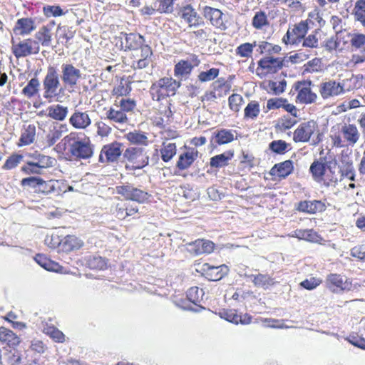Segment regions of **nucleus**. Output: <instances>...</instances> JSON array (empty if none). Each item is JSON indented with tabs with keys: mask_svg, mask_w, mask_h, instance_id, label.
I'll return each mask as SVG.
<instances>
[{
	"mask_svg": "<svg viewBox=\"0 0 365 365\" xmlns=\"http://www.w3.org/2000/svg\"><path fill=\"white\" fill-rule=\"evenodd\" d=\"M180 86V82L172 78L164 77L153 83L150 88V93L153 101L167 100V97L175 94Z\"/></svg>",
	"mask_w": 365,
	"mask_h": 365,
	"instance_id": "obj_1",
	"label": "nucleus"
},
{
	"mask_svg": "<svg viewBox=\"0 0 365 365\" xmlns=\"http://www.w3.org/2000/svg\"><path fill=\"white\" fill-rule=\"evenodd\" d=\"M293 140L296 143H305L311 140L312 145H317L321 141L318 125L314 120L302 123L295 130Z\"/></svg>",
	"mask_w": 365,
	"mask_h": 365,
	"instance_id": "obj_2",
	"label": "nucleus"
},
{
	"mask_svg": "<svg viewBox=\"0 0 365 365\" xmlns=\"http://www.w3.org/2000/svg\"><path fill=\"white\" fill-rule=\"evenodd\" d=\"M319 93L324 100H332L346 93L344 81L327 79L319 86Z\"/></svg>",
	"mask_w": 365,
	"mask_h": 365,
	"instance_id": "obj_3",
	"label": "nucleus"
},
{
	"mask_svg": "<svg viewBox=\"0 0 365 365\" xmlns=\"http://www.w3.org/2000/svg\"><path fill=\"white\" fill-rule=\"evenodd\" d=\"M123 157L129 162L134 169H142L149 163L148 150L145 148L130 147L127 148Z\"/></svg>",
	"mask_w": 365,
	"mask_h": 365,
	"instance_id": "obj_4",
	"label": "nucleus"
},
{
	"mask_svg": "<svg viewBox=\"0 0 365 365\" xmlns=\"http://www.w3.org/2000/svg\"><path fill=\"white\" fill-rule=\"evenodd\" d=\"M12 52L16 58L26 57L31 54H36L40 51L38 42L31 38H27L16 42L11 40Z\"/></svg>",
	"mask_w": 365,
	"mask_h": 365,
	"instance_id": "obj_5",
	"label": "nucleus"
},
{
	"mask_svg": "<svg viewBox=\"0 0 365 365\" xmlns=\"http://www.w3.org/2000/svg\"><path fill=\"white\" fill-rule=\"evenodd\" d=\"M308 30L307 21H301L299 23L289 27L282 41L286 44H298L305 37Z\"/></svg>",
	"mask_w": 365,
	"mask_h": 365,
	"instance_id": "obj_6",
	"label": "nucleus"
},
{
	"mask_svg": "<svg viewBox=\"0 0 365 365\" xmlns=\"http://www.w3.org/2000/svg\"><path fill=\"white\" fill-rule=\"evenodd\" d=\"M45 98H51L56 94V91L60 86L58 75L56 68L49 66L46 75L43 81Z\"/></svg>",
	"mask_w": 365,
	"mask_h": 365,
	"instance_id": "obj_7",
	"label": "nucleus"
},
{
	"mask_svg": "<svg viewBox=\"0 0 365 365\" xmlns=\"http://www.w3.org/2000/svg\"><path fill=\"white\" fill-rule=\"evenodd\" d=\"M69 151L71 155L78 159H88L93 155V148L89 139L74 140L70 144Z\"/></svg>",
	"mask_w": 365,
	"mask_h": 365,
	"instance_id": "obj_8",
	"label": "nucleus"
},
{
	"mask_svg": "<svg viewBox=\"0 0 365 365\" xmlns=\"http://www.w3.org/2000/svg\"><path fill=\"white\" fill-rule=\"evenodd\" d=\"M283 62L284 60L282 58L265 56L259 61L257 72L261 70L262 75L275 73L283 67Z\"/></svg>",
	"mask_w": 365,
	"mask_h": 365,
	"instance_id": "obj_9",
	"label": "nucleus"
},
{
	"mask_svg": "<svg viewBox=\"0 0 365 365\" xmlns=\"http://www.w3.org/2000/svg\"><path fill=\"white\" fill-rule=\"evenodd\" d=\"M326 285L333 292L349 290L351 283L345 277L338 274H329L326 279Z\"/></svg>",
	"mask_w": 365,
	"mask_h": 365,
	"instance_id": "obj_10",
	"label": "nucleus"
},
{
	"mask_svg": "<svg viewBox=\"0 0 365 365\" xmlns=\"http://www.w3.org/2000/svg\"><path fill=\"white\" fill-rule=\"evenodd\" d=\"M61 78L65 85L72 87L76 86L81 78V72L71 63H63Z\"/></svg>",
	"mask_w": 365,
	"mask_h": 365,
	"instance_id": "obj_11",
	"label": "nucleus"
},
{
	"mask_svg": "<svg viewBox=\"0 0 365 365\" xmlns=\"http://www.w3.org/2000/svg\"><path fill=\"white\" fill-rule=\"evenodd\" d=\"M123 151V144L118 142H113L104 145L100 155V160L103 162L104 157L107 162H115L121 155Z\"/></svg>",
	"mask_w": 365,
	"mask_h": 365,
	"instance_id": "obj_12",
	"label": "nucleus"
},
{
	"mask_svg": "<svg viewBox=\"0 0 365 365\" xmlns=\"http://www.w3.org/2000/svg\"><path fill=\"white\" fill-rule=\"evenodd\" d=\"M69 123L77 130H85L91 125L88 111L75 110L69 118Z\"/></svg>",
	"mask_w": 365,
	"mask_h": 365,
	"instance_id": "obj_13",
	"label": "nucleus"
},
{
	"mask_svg": "<svg viewBox=\"0 0 365 365\" xmlns=\"http://www.w3.org/2000/svg\"><path fill=\"white\" fill-rule=\"evenodd\" d=\"M202 14L213 26L220 29H225L223 13L220 9L205 6L203 7Z\"/></svg>",
	"mask_w": 365,
	"mask_h": 365,
	"instance_id": "obj_14",
	"label": "nucleus"
},
{
	"mask_svg": "<svg viewBox=\"0 0 365 365\" xmlns=\"http://www.w3.org/2000/svg\"><path fill=\"white\" fill-rule=\"evenodd\" d=\"M312 82L304 81L297 86L298 94L297 100L302 103H312L317 98V95L311 89Z\"/></svg>",
	"mask_w": 365,
	"mask_h": 365,
	"instance_id": "obj_15",
	"label": "nucleus"
},
{
	"mask_svg": "<svg viewBox=\"0 0 365 365\" xmlns=\"http://www.w3.org/2000/svg\"><path fill=\"white\" fill-rule=\"evenodd\" d=\"M339 130L344 139L349 145H355L359 140L360 133L354 124L344 123L339 125Z\"/></svg>",
	"mask_w": 365,
	"mask_h": 365,
	"instance_id": "obj_16",
	"label": "nucleus"
},
{
	"mask_svg": "<svg viewBox=\"0 0 365 365\" xmlns=\"http://www.w3.org/2000/svg\"><path fill=\"white\" fill-rule=\"evenodd\" d=\"M187 250L192 254L201 255L203 253H211L215 245L212 242L205 240H197L195 242L186 244Z\"/></svg>",
	"mask_w": 365,
	"mask_h": 365,
	"instance_id": "obj_17",
	"label": "nucleus"
},
{
	"mask_svg": "<svg viewBox=\"0 0 365 365\" xmlns=\"http://www.w3.org/2000/svg\"><path fill=\"white\" fill-rule=\"evenodd\" d=\"M182 19L188 24L189 28H197L204 25L202 18L196 11L190 5L184 7L182 10Z\"/></svg>",
	"mask_w": 365,
	"mask_h": 365,
	"instance_id": "obj_18",
	"label": "nucleus"
},
{
	"mask_svg": "<svg viewBox=\"0 0 365 365\" xmlns=\"http://www.w3.org/2000/svg\"><path fill=\"white\" fill-rule=\"evenodd\" d=\"M36 29L35 21L31 18H21L17 20L13 32L15 35H29Z\"/></svg>",
	"mask_w": 365,
	"mask_h": 365,
	"instance_id": "obj_19",
	"label": "nucleus"
},
{
	"mask_svg": "<svg viewBox=\"0 0 365 365\" xmlns=\"http://www.w3.org/2000/svg\"><path fill=\"white\" fill-rule=\"evenodd\" d=\"M120 38L122 40V43H125V50H138L139 46L145 43L143 36L132 33L129 34L121 33Z\"/></svg>",
	"mask_w": 365,
	"mask_h": 365,
	"instance_id": "obj_20",
	"label": "nucleus"
},
{
	"mask_svg": "<svg viewBox=\"0 0 365 365\" xmlns=\"http://www.w3.org/2000/svg\"><path fill=\"white\" fill-rule=\"evenodd\" d=\"M57 244L62 251L69 252L80 249L83 245V242L74 235H67Z\"/></svg>",
	"mask_w": 365,
	"mask_h": 365,
	"instance_id": "obj_21",
	"label": "nucleus"
},
{
	"mask_svg": "<svg viewBox=\"0 0 365 365\" xmlns=\"http://www.w3.org/2000/svg\"><path fill=\"white\" fill-rule=\"evenodd\" d=\"M294 166L292 160H285L282 163L276 164L270 170V175L279 178H285L293 170Z\"/></svg>",
	"mask_w": 365,
	"mask_h": 365,
	"instance_id": "obj_22",
	"label": "nucleus"
},
{
	"mask_svg": "<svg viewBox=\"0 0 365 365\" xmlns=\"http://www.w3.org/2000/svg\"><path fill=\"white\" fill-rule=\"evenodd\" d=\"M198 151L194 148L187 150L179 156L176 166L180 170L187 169L197 158Z\"/></svg>",
	"mask_w": 365,
	"mask_h": 365,
	"instance_id": "obj_23",
	"label": "nucleus"
},
{
	"mask_svg": "<svg viewBox=\"0 0 365 365\" xmlns=\"http://www.w3.org/2000/svg\"><path fill=\"white\" fill-rule=\"evenodd\" d=\"M47 115L58 121L64 120L68 115V108L60 104L50 106L46 109Z\"/></svg>",
	"mask_w": 365,
	"mask_h": 365,
	"instance_id": "obj_24",
	"label": "nucleus"
},
{
	"mask_svg": "<svg viewBox=\"0 0 365 365\" xmlns=\"http://www.w3.org/2000/svg\"><path fill=\"white\" fill-rule=\"evenodd\" d=\"M0 341L13 347L21 342L20 338L16 334L3 327H0Z\"/></svg>",
	"mask_w": 365,
	"mask_h": 365,
	"instance_id": "obj_25",
	"label": "nucleus"
},
{
	"mask_svg": "<svg viewBox=\"0 0 365 365\" xmlns=\"http://www.w3.org/2000/svg\"><path fill=\"white\" fill-rule=\"evenodd\" d=\"M106 118L115 123H124L128 121L126 114L120 109L118 104H115V107L110 108L106 113Z\"/></svg>",
	"mask_w": 365,
	"mask_h": 365,
	"instance_id": "obj_26",
	"label": "nucleus"
},
{
	"mask_svg": "<svg viewBox=\"0 0 365 365\" xmlns=\"http://www.w3.org/2000/svg\"><path fill=\"white\" fill-rule=\"evenodd\" d=\"M31 157L34 160L32 162L42 169L53 167L56 162L55 158L38 153L33 154Z\"/></svg>",
	"mask_w": 365,
	"mask_h": 365,
	"instance_id": "obj_27",
	"label": "nucleus"
},
{
	"mask_svg": "<svg viewBox=\"0 0 365 365\" xmlns=\"http://www.w3.org/2000/svg\"><path fill=\"white\" fill-rule=\"evenodd\" d=\"M324 209V204L320 201H304L299 204L298 210L307 213H316Z\"/></svg>",
	"mask_w": 365,
	"mask_h": 365,
	"instance_id": "obj_28",
	"label": "nucleus"
},
{
	"mask_svg": "<svg viewBox=\"0 0 365 365\" xmlns=\"http://www.w3.org/2000/svg\"><path fill=\"white\" fill-rule=\"evenodd\" d=\"M193 65L187 61H180L175 66V76L178 78H186L192 71Z\"/></svg>",
	"mask_w": 365,
	"mask_h": 365,
	"instance_id": "obj_29",
	"label": "nucleus"
},
{
	"mask_svg": "<svg viewBox=\"0 0 365 365\" xmlns=\"http://www.w3.org/2000/svg\"><path fill=\"white\" fill-rule=\"evenodd\" d=\"M125 138L132 144L148 145V138L143 133L137 130L129 132L125 135Z\"/></svg>",
	"mask_w": 365,
	"mask_h": 365,
	"instance_id": "obj_30",
	"label": "nucleus"
},
{
	"mask_svg": "<svg viewBox=\"0 0 365 365\" xmlns=\"http://www.w3.org/2000/svg\"><path fill=\"white\" fill-rule=\"evenodd\" d=\"M176 145L172 142H164L160 149L161 158L164 162L170 161L176 155Z\"/></svg>",
	"mask_w": 365,
	"mask_h": 365,
	"instance_id": "obj_31",
	"label": "nucleus"
},
{
	"mask_svg": "<svg viewBox=\"0 0 365 365\" xmlns=\"http://www.w3.org/2000/svg\"><path fill=\"white\" fill-rule=\"evenodd\" d=\"M36 128L33 125H29L22 133L19 139V146L28 145L32 143L35 139Z\"/></svg>",
	"mask_w": 365,
	"mask_h": 365,
	"instance_id": "obj_32",
	"label": "nucleus"
},
{
	"mask_svg": "<svg viewBox=\"0 0 365 365\" xmlns=\"http://www.w3.org/2000/svg\"><path fill=\"white\" fill-rule=\"evenodd\" d=\"M36 41L41 43L43 46H49L51 41V33L46 26L41 27L38 31L36 33Z\"/></svg>",
	"mask_w": 365,
	"mask_h": 365,
	"instance_id": "obj_33",
	"label": "nucleus"
},
{
	"mask_svg": "<svg viewBox=\"0 0 365 365\" xmlns=\"http://www.w3.org/2000/svg\"><path fill=\"white\" fill-rule=\"evenodd\" d=\"M305 21H307V23L310 22L319 27L324 26L326 23L325 20L323 19V14L317 7H315L308 14V19Z\"/></svg>",
	"mask_w": 365,
	"mask_h": 365,
	"instance_id": "obj_34",
	"label": "nucleus"
},
{
	"mask_svg": "<svg viewBox=\"0 0 365 365\" xmlns=\"http://www.w3.org/2000/svg\"><path fill=\"white\" fill-rule=\"evenodd\" d=\"M252 25L256 29H262L269 25L268 17L264 11H257L252 18Z\"/></svg>",
	"mask_w": 365,
	"mask_h": 365,
	"instance_id": "obj_35",
	"label": "nucleus"
},
{
	"mask_svg": "<svg viewBox=\"0 0 365 365\" xmlns=\"http://www.w3.org/2000/svg\"><path fill=\"white\" fill-rule=\"evenodd\" d=\"M231 153H222L210 158V165L212 168H222L228 164V161L232 157Z\"/></svg>",
	"mask_w": 365,
	"mask_h": 365,
	"instance_id": "obj_36",
	"label": "nucleus"
},
{
	"mask_svg": "<svg viewBox=\"0 0 365 365\" xmlns=\"http://www.w3.org/2000/svg\"><path fill=\"white\" fill-rule=\"evenodd\" d=\"M40 82L37 78H31L28 84L23 88L22 93L28 98H31L39 90Z\"/></svg>",
	"mask_w": 365,
	"mask_h": 365,
	"instance_id": "obj_37",
	"label": "nucleus"
},
{
	"mask_svg": "<svg viewBox=\"0 0 365 365\" xmlns=\"http://www.w3.org/2000/svg\"><path fill=\"white\" fill-rule=\"evenodd\" d=\"M215 142L219 145L229 143L234 140V133L225 129L215 133Z\"/></svg>",
	"mask_w": 365,
	"mask_h": 365,
	"instance_id": "obj_38",
	"label": "nucleus"
},
{
	"mask_svg": "<svg viewBox=\"0 0 365 365\" xmlns=\"http://www.w3.org/2000/svg\"><path fill=\"white\" fill-rule=\"evenodd\" d=\"M58 185V182L56 180L44 181L41 178L38 187L36 189L37 193L50 194L56 190V186Z\"/></svg>",
	"mask_w": 365,
	"mask_h": 365,
	"instance_id": "obj_39",
	"label": "nucleus"
},
{
	"mask_svg": "<svg viewBox=\"0 0 365 365\" xmlns=\"http://www.w3.org/2000/svg\"><path fill=\"white\" fill-rule=\"evenodd\" d=\"M252 282L255 286L262 287L264 289L268 288L274 283L273 279L266 274H262L253 276Z\"/></svg>",
	"mask_w": 365,
	"mask_h": 365,
	"instance_id": "obj_40",
	"label": "nucleus"
},
{
	"mask_svg": "<svg viewBox=\"0 0 365 365\" xmlns=\"http://www.w3.org/2000/svg\"><path fill=\"white\" fill-rule=\"evenodd\" d=\"M244 112L245 118L255 119L260 112L259 104L257 101H251L245 107Z\"/></svg>",
	"mask_w": 365,
	"mask_h": 365,
	"instance_id": "obj_41",
	"label": "nucleus"
},
{
	"mask_svg": "<svg viewBox=\"0 0 365 365\" xmlns=\"http://www.w3.org/2000/svg\"><path fill=\"white\" fill-rule=\"evenodd\" d=\"M310 171L316 180H321L324 175V164L319 161H314L310 166Z\"/></svg>",
	"mask_w": 365,
	"mask_h": 365,
	"instance_id": "obj_42",
	"label": "nucleus"
},
{
	"mask_svg": "<svg viewBox=\"0 0 365 365\" xmlns=\"http://www.w3.org/2000/svg\"><path fill=\"white\" fill-rule=\"evenodd\" d=\"M256 46V42L253 43H245L240 45L237 49L236 53L241 57L249 58L251 57L253 48Z\"/></svg>",
	"mask_w": 365,
	"mask_h": 365,
	"instance_id": "obj_43",
	"label": "nucleus"
},
{
	"mask_svg": "<svg viewBox=\"0 0 365 365\" xmlns=\"http://www.w3.org/2000/svg\"><path fill=\"white\" fill-rule=\"evenodd\" d=\"M87 263L90 268L96 269H103L107 264L106 260L100 256L90 257Z\"/></svg>",
	"mask_w": 365,
	"mask_h": 365,
	"instance_id": "obj_44",
	"label": "nucleus"
},
{
	"mask_svg": "<svg viewBox=\"0 0 365 365\" xmlns=\"http://www.w3.org/2000/svg\"><path fill=\"white\" fill-rule=\"evenodd\" d=\"M322 71V61L320 58H315L308 61L304 65V71L308 73H318Z\"/></svg>",
	"mask_w": 365,
	"mask_h": 365,
	"instance_id": "obj_45",
	"label": "nucleus"
},
{
	"mask_svg": "<svg viewBox=\"0 0 365 365\" xmlns=\"http://www.w3.org/2000/svg\"><path fill=\"white\" fill-rule=\"evenodd\" d=\"M286 83L284 81H269L267 85V90L273 94L279 95L284 91Z\"/></svg>",
	"mask_w": 365,
	"mask_h": 365,
	"instance_id": "obj_46",
	"label": "nucleus"
},
{
	"mask_svg": "<svg viewBox=\"0 0 365 365\" xmlns=\"http://www.w3.org/2000/svg\"><path fill=\"white\" fill-rule=\"evenodd\" d=\"M204 292L202 289H199L197 287H193L188 289L187 297L191 302L197 304L202 298Z\"/></svg>",
	"mask_w": 365,
	"mask_h": 365,
	"instance_id": "obj_47",
	"label": "nucleus"
},
{
	"mask_svg": "<svg viewBox=\"0 0 365 365\" xmlns=\"http://www.w3.org/2000/svg\"><path fill=\"white\" fill-rule=\"evenodd\" d=\"M44 331L56 342H63L65 339L63 332L55 327H48L45 328Z\"/></svg>",
	"mask_w": 365,
	"mask_h": 365,
	"instance_id": "obj_48",
	"label": "nucleus"
},
{
	"mask_svg": "<svg viewBox=\"0 0 365 365\" xmlns=\"http://www.w3.org/2000/svg\"><path fill=\"white\" fill-rule=\"evenodd\" d=\"M219 74V70L211 68L207 71H202L198 75V79L201 82H207L214 80Z\"/></svg>",
	"mask_w": 365,
	"mask_h": 365,
	"instance_id": "obj_49",
	"label": "nucleus"
},
{
	"mask_svg": "<svg viewBox=\"0 0 365 365\" xmlns=\"http://www.w3.org/2000/svg\"><path fill=\"white\" fill-rule=\"evenodd\" d=\"M36 260L38 264L46 270L55 272L58 270L56 268L58 267L57 264L53 263L41 255H38Z\"/></svg>",
	"mask_w": 365,
	"mask_h": 365,
	"instance_id": "obj_50",
	"label": "nucleus"
},
{
	"mask_svg": "<svg viewBox=\"0 0 365 365\" xmlns=\"http://www.w3.org/2000/svg\"><path fill=\"white\" fill-rule=\"evenodd\" d=\"M155 6L160 12L171 13L173 9V0H158Z\"/></svg>",
	"mask_w": 365,
	"mask_h": 365,
	"instance_id": "obj_51",
	"label": "nucleus"
},
{
	"mask_svg": "<svg viewBox=\"0 0 365 365\" xmlns=\"http://www.w3.org/2000/svg\"><path fill=\"white\" fill-rule=\"evenodd\" d=\"M315 235V232L312 230H298L294 232L293 237L307 241H314Z\"/></svg>",
	"mask_w": 365,
	"mask_h": 365,
	"instance_id": "obj_52",
	"label": "nucleus"
},
{
	"mask_svg": "<svg viewBox=\"0 0 365 365\" xmlns=\"http://www.w3.org/2000/svg\"><path fill=\"white\" fill-rule=\"evenodd\" d=\"M148 197L149 195L148 192L133 187V190L131 194L130 200L143 203L148 199Z\"/></svg>",
	"mask_w": 365,
	"mask_h": 365,
	"instance_id": "obj_53",
	"label": "nucleus"
},
{
	"mask_svg": "<svg viewBox=\"0 0 365 365\" xmlns=\"http://www.w3.org/2000/svg\"><path fill=\"white\" fill-rule=\"evenodd\" d=\"M126 212V203L119 202L117 203L113 209H112V213L119 220H124L127 215Z\"/></svg>",
	"mask_w": 365,
	"mask_h": 365,
	"instance_id": "obj_54",
	"label": "nucleus"
},
{
	"mask_svg": "<svg viewBox=\"0 0 365 365\" xmlns=\"http://www.w3.org/2000/svg\"><path fill=\"white\" fill-rule=\"evenodd\" d=\"M33 363L36 362L34 361L32 363H25V360L18 351L14 352L9 357V365H33Z\"/></svg>",
	"mask_w": 365,
	"mask_h": 365,
	"instance_id": "obj_55",
	"label": "nucleus"
},
{
	"mask_svg": "<svg viewBox=\"0 0 365 365\" xmlns=\"http://www.w3.org/2000/svg\"><path fill=\"white\" fill-rule=\"evenodd\" d=\"M44 14L47 17H56L64 14L63 10L58 6H47L43 8Z\"/></svg>",
	"mask_w": 365,
	"mask_h": 365,
	"instance_id": "obj_56",
	"label": "nucleus"
},
{
	"mask_svg": "<svg viewBox=\"0 0 365 365\" xmlns=\"http://www.w3.org/2000/svg\"><path fill=\"white\" fill-rule=\"evenodd\" d=\"M322 283V280L317 277H310L309 279H306L300 283V285L308 290H312L315 289Z\"/></svg>",
	"mask_w": 365,
	"mask_h": 365,
	"instance_id": "obj_57",
	"label": "nucleus"
},
{
	"mask_svg": "<svg viewBox=\"0 0 365 365\" xmlns=\"http://www.w3.org/2000/svg\"><path fill=\"white\" fill-rule=\"evenodd\" d=\"M221 318L225 320L234 323L239 324L240 315L237 314L235 310L223 311L220 313Z\"/></svg>",
	"mask_w": 365,
	"mask_h": 365,
	"instance_id": "obj_58",
	"label": "nucleus"
},
{
	"mask_svg": "<svg viewBox=\"0 0 365 365\" xmlns=\"http://www.w3.org/2000/svg\"><path fill=\"white\" fill-rule=\"evenodd\" d=\"M22 159L23 156L21 155H13L6 160L4 165V168L10 170L15 168L20 163Z\"/></svg>",
	"mask_w": 365,
	"mask_h": 365,
	"instance_id": "obj_59",
	"label": "nucleus"
},
{
	"mask_svg": "<svg viewBox=\"0 0 365 365\" xmlns=\"http://www.w3.org/2000/svg\"><path fill=\"white\" fill-rule=\"evenodd\" d=\"M261 322L264 324V326L265 327L277 329L287 328V327L284 324L282 320H278L274 319H261Z\"/></svg>",
	"mask_w": 365,
	"mask_h": 365,
	"instance_id": "obj_60",
	"label": "nucleus"
},
{
	"mask_svg": "<svg viewBox=\"0 0 365 365\" xmlns=\"http://www.w3.org/2000/svg\"><path fill=\"white\" fill-rule=\"evenodd\" d=\"M41 178L36 177H29L22 179L21 184L22 186H27L34 189V192H36V189L38 187Z\"/></svg>",
	"mask_w": 365,
	"mask_h": 365,
	"instance_id": "obj_61",
	"label": "nucleus"
},
{
	"mask_svg": "<svg viewBox=\"0 0 365 365\" xmlns=\"http://www.w3.org/2000/svg\"><path fill=\"white\" fill-rule=\"evenodd\" d=\"M269 148L274 153H282L287 148V143L284 140H274L269 144Z\"/></svg>",
	"mask_w": 365,
	"mask_h": 365,
	"instance_id": "obj_62",
	"label": "nucleus"
},
{
	"mask_svg": "<svg viewBox=\"0 0 365 365\" xmlns=\"http://www.w3.org/2000/svg\"><path fill=\"white\" fill-rule=\"evenodd\" d=\"M317 32L315 34H309L307 37L304 38L303 41V46L309 47V48H317L319 43V39L317 36Z\"/></svg>",
	"mask_w": 365,
	"mask_h": 365,
	"instance_id": "obj_63",
	"label": "nucleus"
},
{
	"mask_svg": "<svg viewBox=\"0 0 365 365\" xmlns=\"http://www.w3.org/2000/svg\"><path fill=\"white\" fill-rule=\"evenodd\" d=\"M242 102V98L240 95L232 94L229 97V105L230 108L237 112L240 109V106Z\"/></svg>",
	"mask_w": 365,
	"mask_h": 365,
	"instance_id": "obj_64",
	"label": "nucleus"
}]
</instances>
